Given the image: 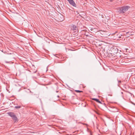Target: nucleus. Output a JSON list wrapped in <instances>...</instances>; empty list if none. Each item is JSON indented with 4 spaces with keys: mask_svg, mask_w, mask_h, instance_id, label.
<instances>
[{
    "mask_svg": "<svg viewBox=\"0 0 135 135\" xmlns=\"http://www.w3.org/2000/svg\"><path fill=\"white\" fill-rule=\"evenodd\" d=\"M15 108H21V107L20 106H17L15 107Z\"/></svg>",
    "mask_w": 135,
    "mask_h": 135,
    "instance_id": "9b49d317",
    "label": "nucleus"
},
{
    "mask_svg": "<svg viewBox=\"0 0 135 135\" xmlns=\"http://www.w3.org/2000/svg\"><path fill=\"white\" fill-rule=\"evenodd\" d=\"M93 100L95 101L96 102H97L99 103H100V104L102 103L98 99H97L93 98Z\"/></svg>",
    "mask_w": 135,
    "mask_h": 135,
    "instance_id": "0eeeda50",
    "label": "nucleus"
},
{
    "mask_svg": "<svg viewBox=\"0 0 135 135\" xmlns=\"http://www.w3.org/2000/svg\"><path fill=\"white\" fill-rule=\"evenodd\" d=\"M119 38H121V37H119Z\"/></svg>",
    "mask_w": 135,
    "mask_h": 135,
    "instance_id": "2eb2a0df",
    "label": "nucleus"
},
{
    "mask_svg": "<svg viewBox=\"0 0 135 135\" xmlns=\"http://www.w3.org/2000/svg\"><path fill=\"white\" fill-rule=\"evenodd\" d=\"M58 92V91H56V92Z\"/></svg>",
    "mask_w": 135,
    "mask_h": 135,
    "instance_id": "f3484780",
    "label": "nucleus"
},
{
    "mask_svg": "<svg viewBox=\"0 0 135 135\" xmlns=\"http://www.w3.org/2000/svg\"><path fill=\"white\" fill-rule=\"evenodd\" d=\"M130 8L129 6H125L121 7L119 8V12L121 13H123L127 11Z\"/></svg>",
    "mask_w": 135,
    "mask_h": 135,
    "instance_id": "f257e3e1",
    "label": "nucleus"
},
{
    "mask_svg": "<svg viewBox=\"0 0 135 135\" xmlns=\"http://www.w3.org/2000/svg\"><path fill=\"white\" fill-rule=\"evenodd\" d=\"M126 34H127L126 36H127V37H128L129 36V35H132L131 33L129 32H126Z\"/></svg>",
    "mask_w": 135,
    "mask_h": 135,
    "instance_id": "6e6552de",
    "label": "nucleus"
},
{
    "mask_svg": "<svg viewBox=\"0 0 135 135\" xmlns=\"http://www.w3.org/2000/svg\"><path fill=\"white\" fill-rule=\"evenodd\" d=\"M118 81V82H119H119H120H120H121V81Z\"/></svg>",
    "mask_w": 135,
    "mask_h": 135,
    "instance_id": "f8f14e48",
    "label": "nucleus"
},
{
    "mask_svg": "<svg viewBox=\"0 0 135 135\" xmlns=\"http://www.w3.org/2000/svg\"><path fill=\"white\" fill-rule=\"evenodd\" d=\"M69 3L74 7H76V4L73 0H67Z\"/></svg>",
    "mask_w": 135,
    "mask_h": 135,
    "instance_id": "7ed1b4c3",
    "label": "nucleus"
},
{
    "mask_svg": "<svg viewBox=\"0 0 135 135\" xmlns=\"http://www.w3.org/2000/svg\"><path fill=\"white\" fill-rule=\"evenodd\" d=\"M7 114L9 116L12 118H13L15 115L14 113L12 112H8L7 113Z\"/></svg>",
    "mask_w": 135,
    "mask_h": 135,
    "instance_id": "39448f33",
    "label": "nucleus"
},
{
    "mask_svg": "<svg viewBox=\"0 0 135 135\" xmlns=\"http://www.w3.org/2000/svg\"><path fill=\"white\" fill-rule=\"evenodd\" d=\"M58 18L60 21L61 22L64 20L63 16L62 15H60L58 17Z\"/></svg>",
    "mask_w": 135,
    "mask_h": 135,
    "instance_id": "20e7f679",
    "label": "nucleus"
},
{
    "mask_svg": "<svg viewBox=\"0 0 135 135\" xmlns=\"http://www.w3.org/2000/svg\"><path fill=\"white\" fill-rule=\"evenodd\" d=\"M6 63H8V62H7V61H6Z\"/></svg>",
    "mask_w": 135,
    "mask_h": 135,
    "instance_id": "ddd939ff",
    "label": "nucleus"
},
{
    "mask_svg": "<svg viewBox=\"0 0 135 135\" xmlns=\"http://www.w3.org/2000/svg\"><path fill=\"white\" fill-rule=\"evenodd\" d=\"M75 92H76L77 93H80L81 92H82L83 91H80L79 90H75Z\"/></svg>",
    "mask_w": 135,
    "mask_h": 135,
    "instance_id": "9d476101",
    "label": "nucleus"
},
{
    "mask_svg": "<svg viewBox=\"0 0 135 135\" xmlns=\"http://www.w3.org/2000/svg\"><path fill=\"white\" fill-rule=\"evenodd\" d=\"M14 120L15 122H16L17 120V117L15 115L13 118H12Z\"/></svg>",
    "mask_w": 135,
    "mask_h": 135,
    "instance_id": "1a4fd4ad",
    "label": "nucleus"
},
{
    "mask_svg": "<svg viewBox=\"0 0 135 135\" xmlns=\"http://www.w3.org/2000/svg\"><path fill=\"white\" fill-rule=\"evenodd\" d=\"M111 1H112V0H110Z\"/></svg>",
    "mask_w": 135,
    "mask_h": 135,
    "instance_id": "dca6fc26",
    "label": "nucleus"
},
{
    "mask_svg": "<svg viewBox=\"0 0 135 135\" xmlns=\"http://www.w3.org/2000/svg\"><path fill=\"white\" fill-rule=\"evenodd\" d=\"M118 49L116 47L113 48L111 49V51L112 52V54H115L117 53L118 51Z\"/></svg>",
    "mask_w": 135,
    "mask_h": 135,
    "instance_id": "f03ea898",
    "label": "nucleus"
},
{
    "mask_svg": "<svg viewBox=\"0 0 135 135\" xmlns=\"http://www.w3.org/2000/svg\"><path fill=\"white\" fill-rule=\"evenodd\" d=\"M77 27L75 25H72L71 26V29L73 30H76Z\"/></svg>",
    "mask_w": 135,
    "mask_h": 135,
    "instance_id": "423d86ee",
    "label": "nucleus"
},
{
    "mask_svg": "<svg viewBox=\"0 0 135 135\" xmlns=\"http://www.w3.org/2000/svg\"><path fill=\"white\" fill-rule=\"evenodd\" d=\"M57 97H59V96H57Z\"/></svg>",
    "mask_w": 135,
    "mask_h": 135,
    "instance_id": "4468645a",
    "label": "nucleus"
},
{
    "mask_svg": "<svg viewBox=\"0 0 135 135\" xmlns=\"http://www.w3.org/2000/svg\"><path fill=\"white\" fill-rule=\"evenodd\" d=\"M102 17H103L102 16Z\"/></svg>",
    "mask_w": 135,
    "mask_h": 135,
    "instance_id": "a211bd4d",
    "label": "nucleus"
}]
</instances>
